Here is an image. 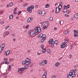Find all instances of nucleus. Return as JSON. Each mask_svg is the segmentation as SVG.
I'll use <instances>...</instances> for the list:
<instances>
[{
    "label": "nucleus",
    "mask_w": 78,
    "mask_h": 78,
    "mask_svg": "<svg viewBox=\"0 0 78 78\" xmlns=\"http://www.w3.org/2000/svg\"><path fill=\"white\" fill-rule=\"evenodd\" d=\"M70 7V5H68L67 6H66V8L67 9H69V7Z\"/></svg>",
    "instance_id": "79ce46f5"
},
{
    "label": "nucleus",
    "mask_w": 78,
    "mask_h": 78,
    "mask_svg": "<svg viewBox=\"0 0 78 78\" xmlns=\"http://www.w3.org/2000/svg\"><path fill=\"white\" fill-rule=\"evenodd\" d=\"M29 28V25H27V26H26V29H28Z\"/></svg>",
    "instance_id": "ea45409f"
},
{
    "label": "nucleus",
    "mask_w": 78,
    "mask_h": 78,
    "mask_svg": "<svg viewBox=\"0 0 78 78\" xmlns=\"http://www.w3.org/2000/svg\"><path fill=\"white\" fill-rule=\"evenodd\" d=\"M42 64L43 66H45V64H47V60H43L42 61Z\"/></svg>",
    "instance_id": "9b49d317"
},
{
    "label": "nucleus",
    "mask_w": 78,
    "mask_h": 78,
    "mask_svg": "<svg viewBox=\"0 0 78 78\" xmlns=\"http://www.w3.org/2000/svg\"><path fill=\"white\" fill-rule=\"evenodd\" d=\"M9 51H6V52L5 53V55L6 56H8V55H9V54L10 53Z\"/></svg>",
    "instance_id": "2eb2a0df"
},
{
    "label": "nucleus",
    "mask_w": 78,
    "mask_h": 78,
    "mask_svg": "<svg viewBox=\"0 0 78 78\" xmlns=\"http://www.w3.org/2000/svg\"><path fill=\"white\" fill-rule=\"evenodd\" d=\"M77 34V33H76V32H74V37H78V34L77 35L76 34Z\"/></svg>",
    "instance_id": "412c9836"
},
{
    "label": "nucleus",
    "mask_w": 78,
    "mask_h": 78,
    "mask_svg": "<svg viewBox=\"0 0 78 78\" xmlns=\"http://www.w3.org/2000/svg\"><path fill=\"white\" fill-rule=\"evenodd\" d=\"M5 64H9V62L8 61H5Z\"/></svg>",
    "instance_id": "72a5a7b5"
},
{
    "label": "nucleus",
    "mask_w": 78,
    "mask_h": 78,
    "mask_svg": "<svg viewBox=\"0 0 78 78\" xmlns=\"http://www.w3.org/2000/svg\"><path fill=\"white\" fill-rule=\"evenodd\" d=\"M12 37H14L15 36V34H12Z\"/></svg>",
    "instance_id": "13d9d810"
},
{
    "label": "nucleus",
    "mask_w": 78,
    "mask_h": 78,
    "mask_svg": "<svg viewBox=\"0 0 78 78\" xmlns=\"http://www.w3.org/2000/svg\"><path fill=\"white\" fill-rule=\"evenodd\" d=\"M74 70H72L70 71V72L69 73L70 74H71L72 75H73V76H75V73L73 72Z\"/></svg>",
    "instance_id": "0eeeda50"
},
{
    "label": "nucleus",
    "mask_w": 78,
    "mask_h": 78,
    "mask_svg": "<svg viewBox=\"0 0 78 78\" xmlns=\"http://www.w3.org/2000/svg\"><path fill=\"white\" fill-rule=\"evenodd\" d=\"M50 6V5L49 4H47L45 5L46 8H48Z\"/></svg>",
    "instance_id": "c85d7f7f"
},
{
    "label": "nucleus",
    "mask_w": 78,
    "mask_h": 78,
    "mask_svg": "<svg viewBox=\"0 0 78 78\" xmlns=\"http://www.w3.org/2000/svg\"><path fill=\"white\" fill-rule=\"evenodd\" d=\"M66 7H67V6H66V5H64V8H66Z\"/></svg>",
    "instance_id": "69168bd1"
},
{
    "label": "nucleus",
    "mask_w": 78,
    "mask_h": 78,
    "mask_svg": "<svg viewBox=\"0 0 78 78\" xmlns=\"http://www.w3.org/2000/svg\"><path fill=\"white\" fill-rule=\"evenodd\" d=\"M16 11H17V8H15L14 10V12H16Z\"/></svg>",
    "instance_id": "a19ab883"
},
{
    "label": "nucleus",
    "mask_w": 78,
    "mask_h": 78,
    "mask_svg": "<svg viewBox=\"0 0 78 78\" xmlns=\"http://www.w3.org/2000/svg\"><path fill=\"white\" fill-rule=\"evenodd\" d=\"M29 61L30 59H29V58H26V64H27V63L28 65L29 64H30V63H31V61Z\"/></svg>",
    "instance_id": "39448f33"
},
{
    "label": "nucleus",
    "mask_w": 78,
    "mask_h": 78,
    "mask_svg": "<svg viewBox=\"0 0 78 78\" xmlns=\"http://www.w3.org/2000/svg\"><path fill=\"white\" fill-rule=\"evenodd\" d=\"M41 48H44V45H42L41 46Z\"/></svg>",
    "instance_id": "3c124183"
},
{
    "label": "nucleus",
    "mask_w": 78,
    "mask_h": 78,
    "mask_svg": "<svg viewBox=\"0 0 78 78\" xmlns=\"http://www.w3.org/2000/svg\"><path fill=\"white\" fill-rule=\"evenodd\" d=\"M50 49H48L47 50V52L48 53H49L50 55L51 54V53L50 52Z\"/></svg>",
    "instance_id": "bb28decb"
},
{
    "label": "nucleus",
    "mask_w": 78,
    "mask_h": 78,
    "mask_svg": "<svg viewBox=\"0 0 78 78\" xmlns=\"http://www.w3.org/2000/svg\"><path fill=\"white\" fill-rule=\"evenodd\" d=\"M59 65V63L57 62L55 64V67H58Z\"/></svg>",
    "instance_id": "b1692460"
},
{
    "label": "nucleus",
    "mask_w": 78,
    "mask_h": 78,
    "mask_svg": "<svg viewBox=\"0 0 78 78\" xmlns=\"http://www.w3.org/2000/svg\"><path fill=\"white\" fill-rule=\"evenodd\" d=\"M26 69L27 68H26V67H25V69L23 68H19L18 69V72H19L20 71L21 72H22L25 70V69Z\"/></svg>",
    "instance_id": "20e7f679"
},
{
    "label": "nucleus",
    "mask_w": 78,
    "mask_h": 78,
    "mask_svg": "<svg viewBox=\"0 0 78 78\" xmlns=\"http://www.w3.org/2000/svg\"><path fill=\"white\" fill-rule=\"evenodd\" d=\"M9 61H12V59L11 58H10L9 59Z\"/></svg>",
    "instance_id": "bf43d9fd"
},
{
    "label": "nucleus",
    "mask_w": 78,
    "mask_h": 78,
    "mask_svg": "<svg viewBox=\"0 0 78 78\" xmlns=\"http://www.w3.org/2000/svg\"><path fill=\"white\" fill-rule=\"evenodd\" d=\"M42 38H44L46 39V36L45 35H43Z\"/></svg>",
    "instance_id": "2f4dec72"
},
{
    "label": "nucleus",
    "mask_w": 78,
    "mask_h": 78,
    "mask_svg": "<svg viewBox=\"0 0 78 78\" xmlns=\"http://www.w3.org/2000/svg\"><path fill=\"white\" fill-rule=\"evenodd\" d=\"M44 75H45L46 76H47V72H44Z\"/></svg>",
    "instance_id": "680f3d73"
},
{
    "label": "nucleus",
    "mask_w": 78,
    "mask_h": 78,
    "mask_svg": "<svg viewBox=\"0 0 78 78\" xmlns=\"http://www.w3.org/2000/svg\"><path fill=\"white\" fill-rule=\"evenodd\" d=\"M51 47L53 48L54 47H55V45L54 44H52L51 45Z\"/></svg>",
    "instance_id": "a18cd8bd"
},
{
    "label": "nucleus",
    "mask_w": 78,
    "mask_h": 78,
    "mask_svg": "<svg viewBox=\"0 0 78 78\" xmlns=\"http://www.w3.org/2000/svg\"><path fill=\"white\" fill-rule=\"evenodd\" d=\"M65 41V42H66L67 43V42H68V40H67V39H66Z\"/></svg>",
    "instance_id": "c03bdc74"
},
{
    "label": "nucleus",
    "mask_w": 78,
    "mask_h": 78,
    "mask_svg": "<svg viewBox=\"0 0 78 78\" xmlns=\"http://www.w3.org/2000/svg\"><path fill=\"white\" fill-rule=\"evenodd\" d=\"M61 47L62 48H65V47H66V46H65L63 45V44H62L61 45Z\"/></svg>",
    "instance_id": "393cba45"
},
{
    "label": "nucleus",
    "mask_w": 78,
    "mask_h": 78,
    "mask_svg": "<svg viewBox=\"0 0 78 78\" xmlns=\"http://www.w3.org/2000/svg\"><path fill=\"white\" fill-rule=\"evenodd\" d=\"M8 74V72H7L5 73V74H2V75H3V76H4V75H7Z\"/></svg>",
    "instance_id": "c9c22d12"
},
{
    "label": "nucleus",
    "mask_w": 78,
    "mask_h": 78,
    "mask_svg": "<svg viewBox=\"0 0 78 78\" xmlns=\"http://www.w3.org/2000/svg\"><path fill=\"white\" fill-rule=\"evenodd\" d=\"M78 67V65H76L75 66H74V68H76Z\"/></svg>",
    "instance_id": "49530a36"
},
{
    "label": "nucleus",
    "mask_w": 78,
    "mask_h": 78,
    "mask_svg": "<svg viewBox=\"0 0 78 78\" xmlns=\"http://www.w3.org/2000/svg\"><path fill=\"white\" fill-rule=\"evenodd\" d=\"M47 27L46 26H44V27H43V30H45V29H47Z\"/></svg>",
    "instance_id": "e433bc0d"
},
{
    "label": "nucleus",
    "mask_w": 78,
    "mask_h": 78,
    "mask_svg": "<svg viewBox=\"0 0 78 78\" xmlns=\"http://www.w3.org/2000/svg\"><path fill=\"white\" fill-rule=\"evenodd\" d=\"M61 20H60V21L59 23L60 25H62V23H61Z\"/></svg>",
    "instance_id": "4d7b16f0"
},
{
    "label": "nucleus",
    "mask_w": 78,
    "mask_h": 78,
    "mask_svg": "<svg viewBox=\"0 0 78 78\" xmlns=\"http://www.w3.org/2000/svg\"><path fill=\"white\" fill-rule=\"evenodd\" d=\"M43 36V34H41L40 35H39L38 36V37L39 38L40 37L41 38H42V37Z\"/></svg>",
    "instance_id": "dca6fc26"
},
{
    "label": "nucleus",
    "mask_w": 78,
    "mask_h": 78,
    "mask_svg": "<svg viewBox=\"0 0 78 78\" xmlns=\"http://www.w3.org/2000/svg\"><path fill=\"white\" fill-rule=\"evenodd\" d=\"M58 41H57V40H56L54 42V43L55 44H58Z\"/></svg>",
    "instance_id": "7c9ffc66"
},
{
    "label": "nucleus",
    "mask_w": 78,
    "mask_h": 78,
    "mask_svg": "<svg viewBox=\"0 0 78 78\" xmlns=\"http://www.w3.org/2000/svg\"><path fill=\"white\" fill-rule=\"evenodd\" d=\"M27 11H28L30 13H31L32 12V9L29 7L27 8Z\"/></svg>",
    "instance_id": "6e6552de"
},
{
    "label": "nucleus",
    "mask_w": 78,
    "mask_h": 78,
    "mask_svg": "<svg viewBox=\"0 0 78 78\" xmlns=\"http://www.w3.org/2000/svg\"><path fill=\"white\" fill-rule=\"evenodd\" d=\"M43 25L44 27H47L48 26V23L46 21L43 22Z\"/></svg>",
    "instance_id": "9d476101"
},
{
    "label": "nucleus",
    "mask_w": 78,
    "mask_h": 78,
    "mask_svg": "<svg viewBox=\"0 0 78 78\" xmlns=\"http://www.w3.org/2000/svg\"><path fill=\"white\" fill-rule=\"evenodd\" d=\"M46 75L45 74H44L42 76L43 78H46Z\"/></svg>",
    "instance_id": "473e14b6"
},
{
    "label": "nucleus",
    "mask_w": 78,
    "mask_h": 78,
    "mask_svg": "<svg viewBox=\"0 0 78 78\" xmlns=\"http://www.w3.org/2000/svg\"><path fill=\"white\" fill-rule=\"evenodd\" d=\"M46 39V38H42L41 40V42H44V41H45V40Z\"/></svg>",
    "instance_id": "4be33fe9"
},
{
    "label": "nucleus",
    "mask_w": 78,
    "mask_h": 78,
    "mask_svg": "<svg viewBox=\"0 0 78 78\" xmlns=\"http://www.w3.org/2000/svg\"><path fill=\"white\" fill-rule=\"evenodd\" d=\"M0 23H1V24H3V23H4V22L2 21V22H0Z\"/></svg>",
    "instance_id": "864d4df0"
},
{
    "label": "nucleus",
    "mask_w": 78,
    "mask_h": 78,
    "mask_svg": "<svg viewBox=\"0 0 78 78\" xmlns=\"http://www.w3.org/2000/svg\"><path fill=\"white\" fill-rule=\"evenodd\" d=\"M21 12H22V11H20L18 13H19V14H21Z\"/></svg>",
    "instance_id": "052dcab7"
},
{
    "label": "nucleus",
    "mask_w": 78,
    "mask_h": 78,
    "mask_svg": "<svg viewBox=\"0 0 78 78\" xmlns=\"http://www.w3.org/2000/svg\"><path fill=\"white\" fill-rule=\"evenodd\" d=\"M70 11H66V13H67V14H70Z\"/></svg>",
    "instance_id": "37998d69"
},
{
    "label": "nucleus",
    "mask_w": 78,
    "mask_h": 78,
    "mask_svg": "<svg viewBox=\"0 0 78 78\" xmlns=\"http://www.w3.org/2000/svg\"><path fill=\"white\" fill-rule=\"evenodd\" d=\"M54 41V40H53V39H51L49 41V43L50 44H53V42Z\"/></svg>",
    "instance_id": "1a4fd4ad"
},
{
    "label": "nucleus",
    "mask_w": 78,
    "mask_h": 78,
    "mask_svg": "<svg viewBox=\"0 0 78 78\" xmlns=\"http://www.w3.org/2000/svg\"><path fill=\"white\" fill-rule=\"evenodd\" d=\"M41 32V29L40 27H36L33 30H31L30 32V36H34V35H37L39 33Z\"/></svg>",
    "instance_id": "f257e3e1"
},
{
    "label": "nucleus",
    "mask_w": 78,
    "mask_h": 78,
    "mask_svg": "<svg viewBox=\"0 0 78 78\" xmlns=\"http://www.w3.org/2000/svg\"><path fill=\"white\" fill-rule=\"evenodd\" d=\"M23 6H24V7H25V6H26V5H25V4H23Z\"/></svg>",
    "instance_id": "0e129e2a"
},
{
    "label": "nucleus",
    "mask_w": 78,
    "mask_h": 78,
    "mask_svg": "<svg viewBox=\"0 0 78 78\" xmlns=\"http://www.w3.org/2000/svg\"><path fill=\"white\" fill-rule=\"evenodd\" d=\"M13 5V3L12 2L10 3L9 4V6H12Z\"/></svg>",
    "instance_id": "c756f323"
},
{
    "label": "nucleus",
    "mask_w": 78,
    "mask_h": 78,
    "mask_svg": "<svg viewBox=\"0 0 78 78\" xmlns=\"http://www.w3.org/2000/svg\"><path fill=\"white\" fill-rule=\"evenodd\" d=\"M59 5L60 6V8H59V6L58 7V9L57 10V9H58V7H56L55 9H56V11H55V13L57 14V13H58L59 11H60V10L61 9H62V2H60L59 3Z\"/></svg>",
    "instance_id": "f03ea898"
},
{
    "label": "nucleus",
    "mask_w": 78,
    "mask_h": 78,
    "mask_svg": "<svg viewBox=\"0 0 78 78\" xmlns=\"http://www.w3.org/2000/svg\"><path fill=\"white\" fill-rule=\"evenodd\" d=\"M62 57H61L58 60H61V59H62Z\"/></svg>",
    "instance_id": "774afa93"
},
{
    "label": "nucleus",
    "mask_w": 78,
    "mask_h": 78,
    "mask_svg": "<svg viewBox=\"0 0 78 78\" xmlns=\"http://www.w3.org/2000/svg\"><path fill=\"white\" fill-rule=\"evenodd\" d=\"M37 55H41V53H39V52H37Z\"/></svg>",
    "instance_id": "e2e57ef3"
},
{
    "label": "nucleus",
    "mask_w": 78,
    "mask_h": 78,
    "mask_svg": "<svg viewBox=\"0 0 78 78\" xmlns=\"http://www.w3.org/2000/svg\"><path fill=\"white\" fill-rule=\"evenodd\" d=\"M4 61H7L8 60V58H5L4 59Z\"/></svg>",
    "instance_id": "603ef678"
},
{
    "label": "nucleus",
    "mask_w": 78,
    "mask_h": 78,
    "mask_svg": "<svg viewBox=\"0 0 78 78\" xmlns=\"http://www.w3.org/2000/svg\"><path fill=\"white\" fill-rule=\"evenodd\" d=\"M42 12V11H41L40 10L38 12V13L39 14H41Z\"/></svg>",
    "instance_id": "58836bf2"
},
{
    "label": "nucleus",
    "mask_w": 78,
    "mask_h": 78,
    "mask_svg": "<svg viewBox=\"0 0 78 78\" xmlns=\"http://www.w3.org/2000/svg\"><path fill=\"white\" fill-rule=\"evenodd\" d=\"M13 17H14V16H13V15H11L9 16V19H12V18H13Z\"/></svg>",
    "instance_id": "aec40b11"
},
{
    "label": "nucleus",
    "mask_w": 78,
    "mask_h": 78,
    "mask_svg": "<svg viewBox=\"0 0 78 78\" xmlns=\"http://www.w3.org/2000/svg\"><path fill=\"white\" fill-rule=\"evenodd\" d=\"M52 19H53V17H51L50 18V20H52Z\"/></svg>",
    "instance_id": "de8ad7c7"
},
{
    "label": "nucleus",
    "mask_w": 78,
    "mask_h": 78,
    "mask_svg": "<svg viewBox=\"0 0 78 78\" xmlns=\"http://www.w3.org/2000/svg\"><path fill=\"white\" fill-rule=\"evenodd\" d=\"M69 33V31H65V34H67Z\"/></svg>",
    "instance_id": "4c0bfd02"
},
{
    "label": "nucleus",
    "mask_w": 78,
    "mask_h": 78,
    "mask_svg": "<svg viewBox=\"0 0 78 78\" xmlns=\"http://www.w3.org/2000/svg\"><path fill=\"white\" fill-rule=\"evenodd\" d=\"M41 64H42V62L40 63H39L40 66H41Z\"/></svg>",
    "instance_id": "338daca9"
},
{
    "label": "nucleus",
    "mask_w": 78,
    "mask_h": 78,
    "mask_svg": "<svg viewBox=\"0 0 78 78\" xmlns=\"http://www.w3.org/2000/svg\"><path fill=\"white\" fill-rule=\"evenodd\" d=\"M74 76H73V75L72 74L69 73V75L67 76V78H72Z\"/></svg>",
    "instance_id": "f8f14e48"
},
{
    "label": "nucleus",
    "mask_w": 78,
    "mask_h": 78,
    "mask_svg": "<svg viewBox=\"0 0 78 78\" xmlns=\"http://www.w3.org/2000/svg\"><path fill=\"white\" fill-rule=\"evenodd\" d=\"M65 16H66V17H69V16L67 14H65Z\"/></svg>",
    "instance_id": "09e8293b"
},
{
    "label": "nucleus",
    "mask_w": 78,
    "mask_h": 78,
    "mask_svg": "<svg viewBox=\"0 0 78 78\" xmlns=\"http://www.w3.org/2000/svg\"><path fill=\"white\" fill-rule=\"evenodd\" d=\"M5 45L4 44H2L0 47V52H2V51H3V48H5Z\"/></svg>",
    "instance_id": "7ed1b4c3"
},
{
    "label": "nucleus",
    "mask_w": 78,
    "mask_h": 78,
    "mask_svg": "<svg viewBox=\"0 0 78 78\" xmlns=\"http://www.w3.org/2000/svg\"><path fill=\"white\" fill-rule=\"evenodd\" d=\"M22 64H23L24 65L25 64L26 65H27V66H28V64L27 63V64H26V62H25V61H23L22 62Z\"/></svg>",
    "instance_id": "a211bd4d"
},
{
    "label": "nucleus",
    "mask_w": 78,
    "mask_h": 78,
    "mask_svg": "<svg viewBox=\"0 0 78 78\" xmlns=\"http://www.w3.org/2000/svg\"><path fill=\"white\" fill-rule=\"evenodd\" d=\"M52 78H56V76L55 75L53 76L52 77Z\"/></svg>",
    "instance_id": "8fccbe9b"
},
{
    "label": "nucleus",
    "mask_w": 78,
    "mask_h": 78,
    "mask_svg": "<svg viewBox=\"0 0 78 78\" xmlns=\"http://www.w3.org/2000/svg\"><path fill=\"white\" fill-rule=\"evenodd\" d=\"M76 69H74V71H73V72L74 73H76Z\"/></svg>",
    "instance_id": "6e6d98bb"
},
{
    "label": "nucleus",
    "mask_w": 78,
    "mask_h": 78,
    "mask_svg": "<svg viewBox=\"0 0 78 78\" xmlns=\"http://www.w3.org/2000/svg\"><path fill=\"white\" fill-rule=\"evenodd\" d=\"M67 11V9L66 8L64 9L62 11V12H66V11Z\"/></svg>",
    "instance_id": "f3484780"
},
{
    "label": "nucleus",
    "mask_w": 78,
    "mask_h": 78,
    "mask_svg": "<svg viewBox=\"0 0 78 78\" xmlns=\"http://www.w3.org/2000/svg\"><path fill=\"white\" fill-rule=\"evenodd\" d=\"M45 12L44 11H43L41 12V14L42 16H44L45 15Z\"/></svg>",
    "instance_id": "6ab92c4d"
},
{
    "label": "nucleus",
    "mask_w": 78,
    "mask_h": 78,
    "mask_svg": "<svg viewBox=\"0 0 78 78\" xmlns=\"http://www.w3.org/2000/svg\"><path fill=\"white\" fill-rule=\"evenodd\" d=\"M3 37H5L6 36H8L9 34V32L7 31L5 32L3 34Z\"/></svg>",
    "instance_id": "423d86ee"
},
{
    "label": "nucleus",
    "mask_w": 78,
    "mask_h": 78,
    "mask_svg": "<svg viewBox=\"0 0 78 78\" xmlns=\"http://www.w3.org/2000/svg\"><path fill=\"white\" fill-rule=\"evenodd\" d=\"M29 7L30 8H31L32 9H33L34 8V6H33V5H31Z\"/></svg>",
    "instance_id": "f704fd0d"
},
{
    "label": "nucleus",
    "mask_w": 78,
    "mask_h": 78,
    "mask_svg": "<svg viewBox=\"0 0 78 78\" xmlns=\"http://www.w3.org/2000/svg\"><path fill=\"white\" fill-rule=\"evenodd\" d=\"M9 26H7L5 27V29H6L7 28H8Z\"/></svg>",
    "instance_id": "5fc2aeb1"
},
{
    "label": "nucleus",
    "mask_w": 78,
    "mask_h": 78,
    "mask_svg": "<svg viewBox=\"0 0 78 78\" xmlns=\"http://www.w3.org/2000/svg\"><path fill=\"white\" fill-rule=\"evenodd\" d=\"M46 49H43V50H42V51L43 53H44L45 51H46Z\"/></svg>",
    "instance_id": "5701e85b"
},
{
    "label": "nucleus",
    "mask_w": 78,
    "mask_h": 78,
    "mask_svg": "<svg viewBox=\"0 0 78 78\" xmlns=\"http://www.w3.org/2000/svg\"><path fill=\"white\" fill-rule=\"evenodd\" d=\"M62 44H63V45H64V46H65V47H66V46L67 45V44L65 42L63 43Z\"/></svg>",
    "instance_id": "cd10ccee"
},
{
    "label": "nucleus",
    "mask_w": 78,
    "mask_h": 78,
    "mask_svg": "<svg viewBox=\"0 0 78 78\" xmlns=\"http://www.w3.org/2000/svg\"><path fill=\"white\" fill-rule=\"evenodd\" d=\"M74 17L76 19H78V13H76V14L74 16Z\"/></svg>",
    "instance_id": "4468645a"
},
{
    "label": "nucleus",
    "mask_w": 78,
    "mask_h": 78,
    "mask_svg": "<svg viewBox=\"0 0 78 78\" xmlns=\"http://www.w3.org/2000/svg\"><path fill=\"white\" fill-rule=\"evenodd\" d=\"M32 20H33L32 17H30V18H28V19L27 20V22H28V23H29V22H31V21H32Z\"/></svg>",
    "instance_id": "ddd939ff"
},
{
    "label": "nucleus",
    "mask_w": 78,
    "mask_h": 78,
    "mask_svg": "<svg viewBox=\"0 0 78 78\" xmlns=\"http://www.w3.org/2000/svg\"><path fill=\"white\" fill-rule=\"evenodd\" d=\"M11 65H9L8 71H10L11 70Z\"/></svg>",
    "instance_id": "a878e982"
}]
</instances>
